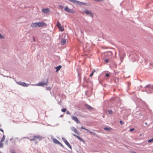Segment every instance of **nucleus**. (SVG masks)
<instances>
[{
    "instance_id": "1",
    "label": "nucleus",
    "mask_w": 153,
    "mask_h": 153,
    "mask_svg": "<svg viewBox=\"0 0 153 153\" xmlns=\"http://www.w3.org/2000/svg\"><path fill=\"white\" fill-rule=\"evenodd\" d=\"M47 25L46 23L43 22H36L32 23L30 25L31 27H40L45 26Z\"/></svg>"
},
{
    "instance_id": "2",
    "label": "nucleus",
    "mask_w": 153,
    "mask_h": 153,
    "mask_svg": "<svg viewBox=\"0 0 153 153\" xmlns=\"http://www.w3.org/2000/svg\"><path fill=\"white\" fill-rule=\"evenodd\" d=\"M83 12L84 13H85L87 15L90 16L92 18L94 16L93 13L90 10H88L85 9L83 11Z\"/></svg>"
},
{
    "instance_id": "3",
    "label": "nucleus",
    "mask_w": 153,
    "mask_h": 153,
    "mask_svg": "<svg viewBox=\"0 0 153 153\" xmlns=\"http://www.w3.org/2000/svg\"><path fill=\"white\" fill-rule=\"evenodd\" d=\"M48 78L46 79V82H39L38 83L36 84V85L33 84V85H36L38 86H43L45 85H47L48 82Z\"/></svg>"
},
{
    "instance_id": "4",
    "label": "nucleus",
    "mask_w": 153,
    "mask_h": 153,
    "mask_svg": "<svg viewBox=\"0 0 153 153\" xmlns=\"http://www.w3.org/2000/svg\"><path fill=\"white\" fill-rule=\"evenodd\" d=\"M56 26L58 28L60 31L62 32L64 30V27L61 25L59 22L58 21L57 22Z\"/></svg>"
},
{
    "instance_id": "5",
    "label": "nucleus",
    "mask_w": 153,
    "mask_h": 153,
    "mask_svg": "<svg viewBox=\"0 0 153 153\" xmlns=\"http://www.w3.org/2000/svg\"><path fill=\"white\" fill-rule=\"evenodd\" d=\"M16 82L17 84L25 87H27L29 85L28 84H27L25 82H22L21 81Z\"/></svg>"
},
{
    "instance_id": "6",
    "label": "nucleus",
    "mask_w": 153,
    "mask_h": 153,
    "mask_svg": "<svg viewBox=\"0 0 153 153\" xmlns=\"http://www.w3.org/2000/svg\"><path fill=\"white\" fill-rule=\"evenodd\" d=\"M64 10L70 13L74 14L75 13V12L71 9L69 8L67 6H66L64 8Z\"/></svg>"
},
{
    "instance_id": "7",
    "label": "nucleus",
    "mask_w": 153,
    "mask_h": 153,
    "mask_svg": "<svg viewBox=\"0 0 153 153\" xmlns=\"http://www.w3.org/2000/svg\"><path fill=\"white\" fill-rule=\"evenodd\" d=\"M71 118L73 120L75 121L77 123H80V121L78 118L76 116H71Z\"/></svg>"
},
{
    "instance_id": "8",
    "label": "nucleus",
    "mask_w": 153,
    "mask_h": 153,
    "mask_svg": "<svg viewBox=\"0 0 153 153\" xmlns=\"http://www.w3.org/2000/svg\"><path fill=\"white\" fill-rule=\"evenodd\" d=\"M72 135L77 138L79 140L82 141L83 142H85L84 140L80 137L74 134H72Z\"/></svg>"
},
{
    "instance_id": "9",
    "label": "nucleus",
    "mask_w": 153,
    "mask_h": 153,
    "mask_svg": "<svg viewBox=\"0 0 153 153\" xmlns=\"http://www.w3.org/2000/svg\"><path fill=\"white\" fill-rule=\"evenodd\" d=\"M71 130L74 131L76 134L79 135L80 134V133L74 127H72L71 128Z\"/></svg>"
},
{
    "instance_id": "10",
    "label": "nucleus",
    "mask_w": 153,
    "mask_h": 153,
    "mask_svg": "<svg viewBox=\"0 0 153 153\" xmlns=\"http://www.w3.org/2000/svg\"><path fill=\"white\" fill-rule=\"evenodd\" d=\"M79 5H85L87 6H89L90 4L89 3H87L86 2H82L79 1Z\"/></svg>"
},
{
    "instance_id": "11",
    "label": "nucleus",
    "mask_w": 153,
    "mask_h": 153,
    "mask_svg": "<svg viewBox=\"0 0 153 153\" xmlns=\"http://www.w3.org/2000/svg\"><path fill=\"white\" fill-rule=\"evenodd\" d=\"M112 54V53L111 51H108L104 53V55L106 56H111Z\"/></svg>"
},
{
    "instance_id": "12",
    "label": "nucleus",
    "mask_w": 153,
    "mask_h": 153,
    "mask_svg": "<svg viewBox=\"0 0 153 153\" xmlns=\"http://www.w3.org/2000/svg\"><path fill=\"white\" fill-rule=\"evenodd\" d=\"M85 106L89 110H93V109L92 107L87 104H85Z\"/></svg>"
},
{
    "instance_id": "13",
    "label": "nucleus",
    "mask_w": 153,
    "mask_h": 153,
    "mask_svg": "<svg viewBox=\"0 0 153 153\" xmlns=\"http://www.w3.org/2000/svg\"><path fill=\"white\" fill-rule=\"evenodd\" d=\"M69 1L73 3L76 4H79V1L76 0H68Z\"/></svg>"
},
{
    "instance_id": "14",
    "label": "nucleus",
    "mask_w": 153,
    "mask_h": 153,
    "mask_svg": "<svg viewBox=\"0 0 153 153\" xmlns=\"http://www.w3.org/2000/svg\"><path fill=\"white\" fill-rule=\"evenodd\" d=\"M66 40L65 39H62L60 41V43L62 45H64L66 43Z\"/></svg>"
},
{
    "instance_id": "15",
    "label": "nucleus",
    "mask_w": 153,
    "mask_h": 153,
    "mask_svg": "<svg viewBox=\"0 0 153 153\" xmlns=\"http://www.w3.org/2000/svg\"><path fill=\"white\" fill-rule=\"evenodd\" d=\"M65 144L70 149H72V146L67 141V140H65L64 142Z\"/></svg>"
},
{
    "instance_id": "16",
    "label": "nucleus",
    "mask_w": 153,
    "mask_h": 153,
    "mask_svg": "<svg viewBox=\"0 0 153 153\" xmlns=\"http://www.w3.org/2000/svg\"><path fill=\"white\" fill-rule=\"evenodd\" d=\"M104 129L105 131H112L113 130V129L109 127H105L103 128Z\"/></svg>"
},
{
    "instance_id": "17",
    "label": "nucleus",
    "mask_w": 153,
    "mask_h": 153,
    "mask_svg": "<svg viewBox=\"0 0 153 153\" xmlns=\"http://www.w3.org/2000/svg\"><path fill=\"white\" fill-rule=\"evenodd\" d=\"M42 10L44 13H47L49 12V9L48 8H43L42 9Z\"/></svg>"
},
{
    "instance_id": "18",
    "label": "nucleus",
    "mask_w": 153,
    "mask_h": 153,
    "mask_svg": "<svg viewBox=\"0 0 153 153\" xmlns=\"http://www.w3.org/2000/svg\"><path fill=\"white\" fill-rule=\"evenodd\" d=\"M52 140L53 142L56 144H58V143H59L60 142L55 138H53Z\"/></svg>"
},
{
    "instance_id": "19",
    "label": "nucleus",
    "mask_w": 153,
    "mask_h": 153,
    "mask_svg": "<svg viewBox=\"0 0 153 153\" xmlns=\"http://www.w3.org/2000/svg\"><path fill=\"white\" fill-rule=\"evenodd\" d=\"M62 67V66L61 65H59L55 67V69H56V72H57L60 70Z\"/></svg>"
},
{
    "instance_id": "20",
    "label": "nucleus",
    "mask_w": 153,
    "mask_h": 153,
    "mask_svg": "<svg viewBox=\"0 0 153 153\" xmlns=\"http://www.w3.org/2000/svg\"><path fill=\"white\" fill-rule=\"evenodd\" d=\"M36 139H38L39 140H41L42 139V137L39 135H35L33 136Z\"/></svg>"
},
{
    "instance_id": "21",
    "label": "nucleus",
    "mask_w": 153,
    "mask_h": 153,
    "mask_svg": "<svg viewBox=\"0 0 153 153\" xmlns=\"http://www.w3.org/2000/svg\"><path fill=\"white\" fill-rule=\"evenodd\" d=\"M78 77L79 80L80 81L81 79V74L80 72H78Z\"/></svg>"
},
{
    "instance_id": "22",
    "label": "nucleus",
    "mask_w": 153,
    "mask_h": 153,
    "mask_svg": "<svg viewBox=\"0 0 153 153\" xmlns=\"http://www.w3.org/2000/svg\"><path fill=\"white\" fill-rule=\"evenodd\" d=\"M126 55H123L122 56H120V60L121 61V62H122L123 61V59L124 58V57Z\"/></svg>"
},
{
    "instance_id": "23",
    "label": "nucleus",
    "mask_w": 153,
    "mask_h": 153,
    "mask_svg": "<svg viewBox=\"0 0 153 153\" xmlns=\"http://www.w3.org/2000/svg\"><path fill=\"white\" fill-rule=\"evenodd\" d=\"M148 142L149 143H152L153 142V137L151 139L149 140L148 141Z\"/></svg>"
},
{
    "instance_id": "24",
    "label": "nucleus",
    "mask_w": 153,
    "mask_h": 153,
    "mask_svg": "<svg viewBox=\"0 0 153 153\" xmlns=\"http://www.w3.org/2000/svg\"><path fill=\"white\" fill-rule=\"evenodd\" d=\"M89 132L90 134H93L94 135L96 136H98L96 134V133L95 132L91 131H90Z\"/></svg>"
},
{
    "instance_id": "25",
    "label": "nucleus",
    "mask_w": 153,
    "mask_h": 153,
    "mask_svg": "<svg viewBox=\"0 0 153 153\" xmlns=\"http://www.w3.org/2000/svg\"><path fill=\"white\" fill-rule=\"evenodd\" d=\"M5 139V136L3 135L2 138L1 140V142H3Z\"/></svg>"
},
{
    "instance_id": "26",
    "label": "nucleus",
    "mask_w": 153,
    "mask_h": 153,
    "mask_svg": "<svg viewBox=\"0 0 153 153\" xmlns=\"http://www.w3.org/2000/svg\"><path fill=\"white\" fill-rule=\"evenodd\" d=\"M67 110V109L66 108H64L61 110V111L63 112H65Z\"/></svg>"
},
{
    "instance_id": "27",
    "label": "nucleus",
    "mask_w": 153,
    "mask_h": 153,
    "mask_svg": "<svg viewBox=\"0 0 153 153\" xmlns=\"http://www.w3.org/2000/svg\"><path fill=\"white\" fill-rule=\"evenodd\" d=\"M58 144L63 148L65 149V148L64 147V146L60 142H59V143Z\"/></svg>"
},
{
    "instance_id": "28",
    "label": "nucleus",
    "mask_w": 153,
    "mask_h": 153,
    "mask_svg": "<svg viewBox=\"0 0 153 153\" xmlns=\"http://www.w3.org/2000/svg\"><path fill=\"white\" fill-rule=\"evenodd\" d=\"M4 36L1 33H0V39H4Z\"/></svg>"
},
{
    "instance_id": "29",
    "label": "nucleus",
    "mask_w": 153,
    "mask_h": 153,
    "mask_svg": "<svg viewBox=\"0 0 153 153\" xmlns=\"http://www.w3.org/2000/svg\"><path fill=\"white\" fill-rule=\"evenodd\" d=\"M135 130V128H130L129 130L128 131L129 132H131L133 131H134Z\"/></svg>"
},
{
    "instance_id": "30",
    "label": "nucleus",
    "mask_w": 153,
    "mask_h": 153,
    "mask_svg": "<svg viewBox=\"0 0 153 153\" xmlns=\"http://www.w3.org/2000/svg\"><path fill=\"white\" fill-rule=\"evenodd\" d=\"M108 113L109 114H112L113 111H112V110H110L108 111Z\"/></svg>"
},
{
    "instance_id": "31",
    "label": "nucleus",
    "mask_w": 153,
    "mask_h": 153,
    "mask_svg": "<svg viewBox=\"0 0 153 153\" xmlns=\"http://www.w3.org/2000/svg\"><path fill=\"white\" fill-rule=\"evenodd\" d=\"M130 84L129 83H127V89L126 90V91H128V90L129 89V86Z\"/></svg>"
},
{
    "instance_id": "32",
    "label": "nucleus",
    "mask_w": 153,
    "mask_h": 153,
    "mask_svg": "<svg viewBox=\"0 0 153 153\" xmlns=\"http://www.w3.org/2000/svg\"><path fill=\"white\" fill-rule=\"evenodd\" d=\"M106 63H107L109 62V59H106L105 60Z\"/></svg>"
},
{
    "instance_id": "33",
    "label": "nucleus",
    "mask_w": 153,
    "mask_h": 153,
    "mask_svg": "<svg viewBox=\"0 0 153 153\" xmlns=\"http://www.w3.org/2000/svg\"><path fill=\"white\" fill-rule=\"evenodd\" d=\"M3 144L2 143H1L0 142V148H3Z\"/></svg>"
},
{
    "instance_id": "34",
    "label": "nucleus",
    "mask_w": 153,
    "mask_h": 153,
    "mask_svg": "<svg viewBox=\"0 0 153 153\" xmlns=\"http://www.w3.org/2000/svg\"><path fill=\"white\" fill-rule=\"evenodd\" d=\"M105 76L106 77H109L110 76V74L108 73H107L105 74Z\"/></svg>"
},
{
    "instance_id": "35",
    "label": "nucleus",
    "mask_w": 153,
    "mask_h": 153,
    "mask_svg": "<svg viewBox=\"0 0 153 153\" xmlns=\"http://www.w3.org/2000/svg\"><path fill=\"white\" fill-rule=\"evenodd\" d=\"M119 123H120V124L121 125H123L124 123L123 122V121L121 120H120V121Z\"/></svg>"
},
{
    "instance_id": "36",
    "label": "nucleus",
    "mask_w": 153,
    "mask_h": 153,
    "mask_svg": "<svg viewBox=\"0 0 153 153\" xmlns=\"http://www.w3.org/2000/svg\"><path fill=\"white\" fill-rule=\"evenodd\" d=\"M62 140H63V141H64V142L65 141V140H67L66 139H65L64 137H62Z\"/></svg>"
},
{
    "instance_id": "37",
    "label": "nucleus",
    "mask_w": 153,
    "mask_h": 153,
    "mask_svg": "<svg viewBox=\"0 0 153 153\" xmlns=\"http://www.w3.org/2000/svg\"><path fill=\"white\" fill-rule=\"evenodd\" d=\"M66 114L68 115H70L71 114L69 111H67L66 112Z\"/></svg>"
},
{
    "instance_id": "38",
    "label": "nucleus",
    "mask_w": 153,
    "mask_h": 153,
    "mask_svg": "<svg viewBox=\"0 0 153 153\" xmlns=\"http://www.w3.org/2000/svg\"><path fill=\"white\" fill-rule=\"evenodd\" d=\"M46 89H47L48 90H50L51 89V88L50 87H48L46 88Z\"/></svg>"
},
{
    "instance_id": "39",
    "label": "nucleus",
    "mask_w": 153,
    "mask_h": 153,
    "mask_svg": "<svg viewBox=\"0 0 153 153\" xmlns=\"http://www.w3.org/2000/svg\"><path fill=\"white\" fill-rule=\"evenodd\" d=\"M10 152L11 153H16L15 151L13 150H11Z\"/></svg>"
},
{
    "instance_id": "40",
    "label": "nucleus",
    "mask_w": 153,
    "mask_h": 153,
    "mask_svg": "<svg viewBox=\"0 0 153 153\" xmlns=\"http://www.w3.org/2000/svg\"><path fill=\"white\" fill-rule=\"evenodd\" d=\"M93 74H94V73H93V72H92L90 74V76H91L93 75Z\"/></svg>"
},
{
    "instance_id": "41",
    "label": "nucleus",
    "mask_w": 153,
    "mask_h": 153,
    "mask_svg": "<svg viewBox=\"0 0 153 153\" xmlns=\"http://www.w3.org/2000/svg\"><path fill=\"white\" fill-rule=\"evenodd\" d=\"M59 7L60 8H63V6L61 5H59Z\"/></svg>"
},
{
    "instance_id": "42",
    "label": "nucleus",
    "mask_w": 153,
    "mask_h": 153,
    "mask_svg": "<svg viewBox=\"0 0 153 153\" xmlns=\"http://www.w3.org/2000/svg\"><path fill=\"white\" fill-rule=\"evenodd\" d=\"M0 131H1L2 132L3 134H4V131L3 130V129H2V128H0Z\"/></svg>"
},
{
    "instance_id": "43",
    "label": "nucleus",
    "mask_w": 153,
    "mask_h": 153,
    "mask_svg": "<svg viewBox=\"0 0 153 153\" xmlns=\"http://www.w3.org/2000/svg\"><path fill=\"white\" fill-rule=\"evenodd\" d=\"M35 137H33V138L32 139H31L30 140L32 141H34L35 140Z\"/></svg>"
},
{
    "instance_id": "44",
    "label": "nucleus",
    "mask_w": 153,
    "mask_h": 153,
    "mask_svg": "<svg viewBox=\"0 0 153 153\" xmlns=\"http://www.w3.org/2000/svg\"><path fill=\"white\" fill-rule=\"evenodd\" d=\"M85 128L83 126H82L81 127V128L82 129H84V130H85Z\"/></svg>"
},
{
    "instance_id": "45",
    "label": "nucleus",
    "mask_w": 153,
    "mask_h": 153,
    "mask_svg": "<svg viewBox=\"0 0 153 153\" xmlns=\"http://www.w3.org/2000/svg\"><path fill=\"white\" fill-rule=\"evenodd\" d=\"M85 130H86V131H87L86 132V133H87V132H89L90 131L89 129L86 128H85Z\"/></svg>"
},
{
    "instance_id": "46",
    "label": "nucleus",
    "mask_w": 153,
    "mask_h": 153,
    "mask_svg": "<svg viewBox=\"0 0 153 153\" xmlns=\"http://www.w3.org/2000/svg\"><path fill=\"white\" fill-rule=\"evenodd\" d=\"M16 138L17 139H18V140H19V143L20 142V141L22 140V139H20V140H19V138L18 137H16Z\"/></svg>"
},
{
    "instance_id": "47",
    "label": "nucleus",
    "mask_w": 153,
    "mask_h": 153,
    "mask_svg": "<svg viewBox=\"0 0 153 153\" xmlns=\"http://www.w3.org/2000/svg\"><path fill=\"white\" fill-rule=\"evenodd\" d=\"M83 80H84V81H86V82H88V81H87V80H85V78H84V79H83Z\"/></svg>"
},
{
    "instance_id": "48",
    "label": "nucleus",
    "mask_w": 153,
    "mask_h": 153,
    "mask_svg": "<svg viewBox=\"0 0 153 153\" xmlns=\"http://www.w3.org/2000/svg\"><path fill=\"white\" fill-rule=\"evenodd\" d=\"M96 71L95 69H93L92 71V72H93V73H94V72H95Z\"/></svg>"
},
{
    "instance_id": "49",
    "label": "nucleus",
    "mask_w": 153,
    "mask_h": 153,
    "mask_svg": "<svg viewBox=\"0 0 153 153\" xmlns=\"http://www.w3.org/2000/svg\"><path fill=\"white\" fill-rule=\"evenodd\" d=\"M140 88H143V86H142V85H140Z\"/></svg>"
},
{
    "instance_id": "50",
    "label": "nucleus",
    "mask_w": 153,
    "mask_h": 153,
    "mask_svg": "<svg viewBox=\"0 0 153 153\" xmlns=\"http://www.w3.org/2000/svg\"><path fill=\"white\" fill-rule=\"evenodd\" d=\"M139 115L140 116H142V115H143V114L142 113H140L139 114Z\"/></svg>"
},
{
    "instance_id": "51",
    "label": "nucleus",
    "mask_w": 153,
    "mask_h": 153,
    "mask_svg": "<svg viewBox=\"0 0 153 153\" xmlns=\"http://www.w3.org/2000/svg\"><path fill=\"white\" fill-rule=\"evenodd\" d=\"M63 115H61L59 117H63Z\"/></svg>"
},
{
    "instance_id": "52",
    "label": "nucleus",
    "mask_w": 153,
    "mask_h": 153,
    "mask_svg": "<svg viewBox=\"0 0 153 153\" xmlns=\"http://www.w3.org/2000/svg\"><path fill=\"white\" fill-rule=\"evenodd\" d=\"M58 104L60 105V101H59V102H58Z\"/></svg>"
},
{
    "instance_id": "53",
    "label": "nucleus",
    "mask_w": 153,
    "mask_h": 153,
    "mask_svg": "<svg viewBox=\"0 0 153 153\" xmlns=\"http://www.w3.org/2000/svg\"><path fill=\"white\" fill-rule=\"evenodd\" d=\"M47 126H51V125H50V124H47Z\"/></svg>"
},
{
    "instance_id": "54",
    "label": "nucleus",
    "mask_w": 153,
    "mask_h": 153,
    "mask_svg": "<svg viewBox=\"0 0 153 153\" xmlns=\"http://www.w3.org/2000/svg\"><path fill=\"white\" fill-rule=\"evenodd\" d=\"M33 39L34 41L35 42V38L34 37H33Z\"/></svg>"
},
{
    "instance_id": "55",
    "label": "nucleus",
    "mask_w": 153,
    "mask_h": 153,
    "mask_svg": "<svg viewBox=\"0 0 153 153\" xmlns=\"http://www.w3.org/2000/svg\"><path fill=\"white\" fill-rule=\"evenodd\" d=\"M145 124H146V125H148V124H147V122H145Z\"/></svg>"
},
{
    "instance_id": "56",
    "label": "nucleus",
    "mask_w": 153,
    "mask_h": 153,
    "mask_svg": "<svg viewBox=\"0 0 153 153\" xmlns=\"http://www.w3.org/2000/svg\"><path fill=\"white\" fill-rule=\"evenodd\" d=\"M132 153H137V152H135L134 151H132Z\"/></svg>"
},
{
    "instance_id": "57",
    "label": "nucleus",
    "mask_w": 153,
    "mask_h": 153,
    "mask_svg": "<svg viewBox=\"0 0 153 153\" xmlns=\"http://www.w3.org/2000/svg\"><path fill=\"white\" fill-rule=\"evenodd\" d=\"M16 143V141L15 140L13 142V143L15 144Z\"/></svg>"
},
{
    "instance_id": "58",
    "label": "nucleus",
    "mask_w": 153,
    "mask_h": 153,
    "mask_svg": "<svg viewBox=\"0 0 153 153\" xmlns=\"http://www.w3.org/2000/svg\"><path fill=\"white\" fill-rule=\"evenodd\" d=\"M86 91H85V94H86Z\"/></svg>"
},
{
    "instance_id": "59",
    "label": "nucleus",
    "mask_w": 153,
    "mask_h": 153,
    "mask_svg": "<svg viewBox=\"0 0 153 153\" xmlns=\"http://www.w3.org/2000/svg\"><path fill=\"white\" fill-rule=\"evenodd\" d=\"M6 142V143H7V140L6 141V142Z\"/></svg>"
},
{
    "instance_id": "60",
    "label": "nucleus",
    "mask_w": 153,
    "mask_h": 153,
    "mask_svg": "<svg viewBox=\"0 0 153 153\" xmlns=\"http://www.w3.org/2000/svg\"><path fill=\"white\" fill-rule=\"evenodd\" d=\"M12 139H13V138L10 139V140H12Z\"/></svg>"
},
{
    "instance_id": "61",
    "label": "nucleus",
    "mask_w": 153,
    "mask_h": 153,
    "mask_svg": "<svg viewBox=\"0 0 153 153\" xmlns=\"http://www.w3.org/2000/svg\"><path fill=\"white\" fill-rule=\"evenodd\" d=\"M23 138H28V137H24Z\"/></svg>"
},
{
    "instance_id": "62",
    "label": "nucleus",
    "mask_w": 153,
    "mask_h": 153,
    "mask_svg": "<svg viewBox=\"0 0 153 153\" xmlns=\"http://www.w3.org/2000/svg\"><path fill=\"white\" fill-rule=\"evenodd\" d=\"M81 33H82V31H81Z\"/></svg>"
},
{
    "instance_id": "63",
    "label": "nucleus",
    "mask_w": 153,
    "mask_h": 153,
    "mask_svg": "<svg viewBox=\"0 0 153 153\" xmlns=\"http://www.w3.org/2000/svg\"><path fill=\"white\" fill-rule=\"evenodd\" d=\"M141 134H140V136H141Z\"/></svg>"
},
{
    "instance_id": "64",
    "label": "nucleus",
    "mask_w": 153,
    "mask_h": 153,
    "mask_svg": "<svg viewBox=\"0 0 153 153\" xmlns=\"http://www.w3.org/2000/svg\"><path fill=\"white\" fill-rule=\"evenodd\" d=\"M1 125L0 124V127H1Z\"/></svg>"
}]
</instances>
